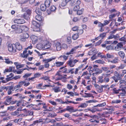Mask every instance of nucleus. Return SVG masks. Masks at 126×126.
<instances>
[{
  "label": "nucleus",
  "instance_id": "nucleus-1",
  "mask_svg": "<svg viewBox=\"0 0 126 126\" xmlns=\"http://www.w3.org/2000/svg\"><path fill=\"white\" fill-rule=\"evenodd\" d=\"M11 28L14 29V32L16 33L19 34L22 32L21 26L17 25H13Z\"/></svg>",
  "mask_w": 126,
  "mask_h": 126
},
{
  "label": "nucleus",
  "instance_id": "nucleus-2",
  "mask_svg": "<svg viewBox=\"0 0 126 126\" xmlns=\"http://www.w3.org/2000/svg\"><path fill=\"white\" fill-rule=\"evenodd\" d=\"M56 59L55 57H53L47 59H43L42 61L44 62V67L46 68H49V64L48 62L55 60Z\"/></svg>",
  "mask_w": 126,
  "mask_h": 126
},
{
  "label": "nucleus",
  "instance_id": "nucleus-3",
  "mask_svg": "<svg viewBox=\"0 0 126 126\" xmlns=\"http://www.w3.org/2000/svg\"><path fill=\"white\" fill-rule=\"evenodd\" d=\"M32 25L34 26V31L36 32H40V25L37 22L33 20L32 22Z\"/></svg>",
  "mask_w": 126,
  "mask_h": 126
},
{
  "label": "nucleus",
  "instance_id": "nucleus-4",
  "mask_svg": "<svg viewBox=\"0 0 126 126\" xmlns=\"http://www.w3.org/2000/svg\"><path fill=\"white\" fill-rule=\"evenodd\" d=\"M32 48V45H30L27 48H25V50L23 51V53L21 54V56L23 58H27L29 56V54H26L27 52V50L29 49H31Z\"/></svg>",
  "mask_w": 126,
  "mask_h": 126
},
{
  "label": "nucleus",
  "instance_id": "nucleus-5",
  "mask_svg": "<svg viewBox=\"0 0 126 126\" xmlns=\"http://www.w3.org/2000/svg\"><path fill=\"white\" fill-rule=\"evenodd\" d=\"M53 48L54 50L57 51H60L61 49V45L60 43L59 42H57L53 45Z\"/></svg>",
  "mask_w": 126,
  "mask_h": 126
},
{
  "label": "nucleus",
  "instance_id": "nucleus-6",
  "mask_svg": "<svg viewBox=\"0 0 126 126\" xmlns=\"http://www.w3.org/2000/svg\"><path fill=\"white\" fill-rule=\"evenodd\" d=\"M15 45L14 44H9L8 46V49L10 52H12L14 53L16 52V50L15 48Z\"/></svg>",
  "mask_w": 126,
  "mask_h": 126
},
{
  "label": "nucleus",
  "instance_id": "nucleus-7",
  "mask_svg": "<svg viewBox=\"0 0 126 126\" xmlns=\"http://www.w3.org/2000/svg\"><path fill=\"white\" fill-rule=\"evenodd\" d=\"M14 74L13 73H11L9 75H7V77H8L6 79V80H2V82L3 83H5L7 82L8 81L12 79L13 77L14 76Z\"/></svg>",
  "mask_w": 126,
  "mask_h": 126
},
{
  "label": "nucleus",
  "instance_id": "nucleus-8",
  "mask_svg": "<svg viewBox=\"0 0 126 126\" xmlns=\"http://www.w3.org/2000/svg\"><path fill=\"white\" fill-rule=\"evenodd\" d=\"M14 22L17 24H23L25 22L24 20L22 18L16 19L14 20Z\"/></svg>",
  "mask_w": 126,
  "mask_h": 126
},
{
  "label": "nucleus",
  "instance_id": "nucleus-9",
  "mask_svg": "<svg viewBox=\"0 0 126 126\" xmlns=\"http://www.w3.org/2000/svg\"><path fill=\"white\" fill-rule=\"evenodd\" d=\"M61 72V71H59L56 74V76L57 80L63 79L64 78L61 75L60 73Z\"/></svg>",
  "mask_w": 126,
  "mask_h": 126
},
{
  "label": "nucleus",
  "instance_id": "nucleus-10",
  "mask_svg": "<svg viewBox=\"0 0 126 126\" xmlns=\"http://www.w3.org/2000/svg\"><path fill=\"white\" fill-rule=\"evenodd\" d=\"M26 79L25 80L19 82L17 85L15 87V88H19L21 87L23 85H24V83L26 82Z\"/></svg>",
  "mask_w": 126,
  "mask_h": 126
},
{
  "label": "nucleus",
  "instance_id": "nucleus-11",
  "mask_svg": "<svg viewBox=\"0 0 126 126\" xmlns=\"http://www.w3.org/2000/svg\"><path fill=\"white\" fill-rule=\"evenodd\" d=\"M123 46V44L122 42L119 43H118L115 48V49L117 51H119L121 49L122 47Z\"/></svg>",
  "mask_w": 126,
  "mask_h": 126
},
{
  "label": "nucleus",
  "instance_id": "nucleus-12",
  "mask_svg": "<svg viewBox=\"0 0 126 126\" xmlns=\"http://www.w3.org/2000/svg\"><path fill=\"white\" fill-rule=\"evenodd\" d=\"M106 86L105 85H101L100 86L98 85L96 86V89L99 92L101 93L103 91V87H105Z\"/></svg>",
  "mask_w": 126,
  "mask_h": 126
},
{
  "label": "nucleus",
  "instance_id": "nucleus-13",
  "mask_svg": "<svg viewBox=\"0 0 126 126\" xmlns=\"http://www.w3.org/2000/svg\"><path fill=\"white\" fill-rule=\"evenodd\" d=\"M120 91L119 92L120 95L121 96H123L125 95L126 92L125 91L124 88L123 87L120 89Z\"/></svg>",
  "mask_w": 126,
  "mask_h": 126
},
{
  "label": "nucleus",
  "instance_id": "nucleus-14",
  "mask_svg": "<svg viewBox=\"0 0 126 126\" xmlns=\"http://www.w3.org/2000/svg\"><path fill=\"white\" fill-rule=\"evenodd\" d=\"M98 66L97 65H94L93 66V69L92 70H90L89 71V72L91 73V72H92L93 71H99L100 70L99 69L97 68L98 67Z\"/></svg>",
  "mask_w": 126,
  "mask_h": 126
},
{
  "label": "nucleus",
  "instance_id": "nucleus-15",
  "mask_svg": "<svg viewBox=\"0 0 126 126\" xmlns=\"http://www.w3.org/2000/svg\"><path fill=\"white\" fill-rule=\"evenodd\" d=\"M15 47L16 48L19 50H21L22 49L21 45L19 43H16L15 44Z\"/></svg>",
  "mask_w": 126,
  "mask_h": 126
},
{
  "label": "nucleus",
  "instance_id": "nucleus-16",
  "mask_svg": "<svg viewBox=\"0 0 126 126\" xmlns=\"http://www.w3.org/2000/svg\"><path fill=\"white\" fill-rule=\"evenodd\" d=\"M31 39L32 43L35 44L37 42L38 38L36 36L33 35L32 36Z\"/></svg>",
  "mask_w": 126,
  "mask_h": 126
},
{
  "label": "nucleus",
  "instance_id": "nucleus-17",
  "mask_svg": "<svg viewBox=\"0 0 126 126\" xmlns=\"http://www.w3.org/2000/svg\"><path fill=\"white\" fill-rule=\"evenodd\" d=\"M64 63L63 62H57L54 63V65L57 67L61 66L63 65Z\"/></svg>",
  "mask_w": 126,
  "mask_h": 126
},
{
  "label": "nucleus",
  "instance_id": "nucleus-18",
  "mask_svg": "<svg viewBox=\"0 0 126 126\" xmlns=\"http://www.w3.org/2000/svg\"><path fill=\"white\" fill-rule=\"evenodd\" d=\"M52 89L54 91L55 93H58L61 91L60 87L58 86H55L52 88Z\"/></svg>",
  "mask_w": 126,
  "mask_h": 126
},
{
  "label": "nucleus",
  "instance_id": "nucleus-19",
  "mask_svg": "<svg viewBox=\"0 0 126 126\" xmlns=\"http://www.w3.org/2000/svg\"><path fill=\"white\" fill-rule=\"evenodd\" d=\"M16 89L15 88V87L14 88L12 86H10L9 87V88L8 89V95H10L12 94V91H14Z\"/></svg>",
  "mask_w": 126,
  "mask_h": 126
},
{
  "label": "nucleus",
  "instance_id": "nucleus-20",
  "mask_svg": "<svg viewBox=\"0 0 126 126\" xmlns=\"http://www.w3.org/2000/svg\"><path fill=\"white\" fill-rule=\"evenodd\" d=\"M66 110H67L70 112H73L76 111H74L73 108L71 106H67L66 108H65Z\"/></svg>",
  "mask_w": 126,
  "mask_h": 126
},
{
  "label": "nucleus",
  "instance_id": "nucleus-21",
  "mask_svg": "<svg viewBox=\"0 0 126 126\" xmlns=\"http://www.w3.org/2000/svg\"><path fill=\"white\" fill-rule=\"evenodd\" d=\"M120 87L126 85V81L124 80H121L119 81Z\"/></svg>",
  "mask_w": 126,
  "mask_h": 126
},
{
  "label": "nucleus",
  "instance_id": "nucleus-22",
  "mask_svg": "<svg viewBox=\"0 0 126 126\" xmlns=\"http://www.w3.org/2000/svg\"><path fill=\"white\" fill-rule=\"evenodd\" d=\"M35 18L37 20L39 21H42L44 20L43 17L41 16L40 15L36 16Z\"/></svg>",
  "mask_w": 126,
  "mask_h": 126
},
{
  "label": "nucleus",
  "instance_id": "nucleus-23",
  "mask_svg": "<svg viewBox=\"0 0 126 126\" xmlns=\"http://www.w3.org/2000/svg\"><path fill=\"white\" fill-rule=\"evenodd\" d=\"M51 44L49 43H48L44 45V50L48 49L51 47Z\"/></svg>",
  "mask_w": 126,
  "mask_h": 126
},
{
  "label": "nucleus",
  "instance_id": "nucleus-24",
  "mask_svg": "<svg viewBox=\"0 0 126 126\" xmlns=\"http://www.w3.org/2000/svg\"><path fill=\"white\" fill-rule=\"evenodd\" d=\"M106 36V33H103L102 34H100L99 36L95 38V40H97L98 39H100V37H101L103 39V38L105 37Z\"/></svg>",
  "mask_w": 126,
  "mask_h": 126
},
{
  "label": "nucleus",
  "instance_id": "nucleus-25",
  "mask_svg": "<svg viewBox=\"0 0 126 126\" xmlns=\"http://www.w3.org/2000/svg\"><path fill=\"white\" fill-rule=\"evenodd\" d=\"M37 48L39 50L43 49L44 50V46L42 44H37L36 46Z\"/></svg>",
  "mask_w": 126,
  "mask_h": 126
},
{
  "label": "nucleus",
  "instance_id": "nucleus-26",
  "mask_svg": "<svg viewBox=\"0 0 126 126\" xmlns=\"http://www.w3.org/2000/svg\"><path fill=\"white\" fill-rule=\"evenodd\" d=\"M73 62L70 59L67 62L68 64L71 67H73L75 65V64H73Z\"/></svg>",
  "mask_w": 126,
  "mask_h": 126
},
{
  "label": "nucleus",
  "instance_id": "nucleus-27",
  "mask_svg": "<svg viewBox=\"0 0 126 126\" xmlns=\"http://www.w3.org/2000/svg\"><path fill=\"white\" fill-rule=\"evenodd\" d=\"M51 3L50 0H46L45 1V4L47 7H49Z\"/></svg>",
  "mask_w": 126,
  "mask_h": 126
},
{
  "label": "nucleus",
  "instance_id": "nucleus-28",
  "mask_svg": "<svg viewBox=\"0 0 126 126\" xmlns=\"http://www.w3.org/2000/svg\"><path fill=\"white\" fill-rule=\"evenodd\" d=\"M47 7L44 4H42L40 6L41 10L43 11H44L46 10Z\"/></svg>",
  "mask_w": 126,
  "mask_h": 126
},
{
  "label": "nucleus",
  "instance_id": "nucleus-29",
  "mask_svg": "<svg viewBox=\"0 0 126 126\" xmlns=\"http://www.w3.org/2000/svg\"><path fill=\"white\" fill-rule=\"evenodd\" d=\"M12 99V97H10L7 98L6 99L5 101L4 102V104L5 105H7L9 104H7V102L8 103L10 102L11 101Z\"/></svg>",
  "mask_w": 126,
  "mask_h": 126
},
{
  "label": "nucleus",
  "instance_id": "nucleus-30",
  "mask_svg": "<svg viewBox=\"0 0 126 126\" xmlns=\"http://www.w3.org/2000/svg\"><path fill=\"white\" fill-rule=\"evenodd\" d=\"M119 55L122 58L124 59L125 57L124 53L122 51H120L118 53Z\"/></svg>",
  "mask_w": 126,
  "mask_h": 126
},
{
  "label": "nucleus",
  "instance_id": "nucleus-31",
  "mask_svg": "<svg viewBox=\"0 0 126 126\" xmlns=\"http://www.w3.org/2000/svg\"><path fill=\"white\" fill-rule=\"evenodd\" d=\"M88 104L87 103H84L80 104V105L79 106L78 108H85L87 106Z\"/></svg>",
  "mask_w": 126,
  "mask_h": 126
},
{
  "label": "nucleus",
  "instance_id": "nucleus-32",
  "mask_svg": "<svg viewBox=\"0 0 126 126\" xmlns=\"http://www.w3.org/2000/svg\"><path fill=\"white\" fill-rule=\"evenodd\" d=\"M125 67H126L125 64H121L119 67H117V70H118L120 69H123Z\"/></svg>",
  "mask_w": 126,
  "mask_h": 126
},
{
  "label": "nucleus",
  "instance_id": "nucleus-33",
  "mask_svg": "<svg viewBox=\"0 0 126 126\" xmlns=\"http://www.w3.org/2000/svg\"><path fill=\"white\" fill-rule=\"evenodd\" d=\"M121 102V100L119 99H116L113 100L112 101L111 103L112 104H118L120 103Z\"/></svg>",
  "mask_w": 126,
  "mask_h": 126
},
{
  "label": "nucleus",
  "instance_id": "nucleus-34",
  "mask_svg": "<svg viewBox=\"0 0 126 126\" xmlns=\"http://www.w3.org/2000/svg\"><path fill=\"white\" fill-rule=\"evenodd\" d=\"M11 114L12 115L14 116H16V115H17L18 116H19L20 112H18V111L16 110L15 111L12 112L11 113Z\"/></svg>",
  "mask_w": 126,
  "mask_h": 126
},
{
  "label": "nucleus",
  "instance_id": "nucleus-35",
  "mask_svg": "<svg viewBox=\"0 0 126 126\" xmlns=\"http://www.w3.org/2000/svg\"><path fill=\"white\" fill-rule=\"evenodd\" d=\"M112 91L114 94H117L119 93V92L120 91V89L117 90L115 88H114L112 89Z\"/></svg>",
  "mask_w": 126,
  "mask_h": 126
},
{
  "label": "nucleus",
  "instance_id": "nucleus-36",
  "mask_svg": "<svg viewBox=\"0 0 126 126\" xmlns=\"http://www.w3.org/2000/svg\"><path fill=\"white\" fill-rule=\"evenodd\" d=\"M22 30V32L23 31L24 32H26L28 31V28L25 26H21Z\"/></svg>",
  "mask_w": 126,
  "mask_h": 126
},
{
  "label": "nucleus",
  "instance_id": "nucleus-37",
  "mask_svg": "<svg viewBox=\"0 0 126 126\" xmlns=\"http://www.w3.org/2000/svg\"><path fill=\"white\" fill-rule=\"evenodd\" d=\"M110 79L111 80L113 79L116 83L117 82L118 80H119L118 79V78L114 76L111 77L110 78Z\"/></svg>",
  "mask_w": 126,
  "mask_h": 126
},
{
  "label": "nucleus",
  "instance_id": "nucleus-38",
  "mask_svg": "<svg viewBox=\"0 0 126 126\" xmlns=\"http://www.w3.org/2000/svg\"><path fill=\"white\" fill-rule=\"evenodd\" d=\"M23 37L25 38H28L29 37L28 32H23Z\"/></svg>",
  "mask_w": 126,
  "mask_h": 126
},
{
  "label": "nucleus",
  "instance_id": "nucleus-39",
  "mask_svg": "<svg viewBox=\"0 0 126 126\" xmlns=\"http://www.w3.org/2000/svg\"><path fill=\"white\" fill-rule=\"evenodd\" d=\"M48 117H54L57 115V114L55 113L52 112V113H48Z\"/></svg>",
  "mask_w": 126,
  "mask_h": 126
},
{
  "label": "nucleus",
  "instance_id": "nucleus-40",
  "mask_svg": "<svg viewBox=\"0 0 126 126\" xmlns=\"http://www.w3.org/2000/svg\"><path fill=\"white\" fill-rule=\"evenodd\" d=\"M84 9L83 8L81 9L80 10H79L77 11V14L78 15H81L83 13Z\"/></svg>",
  "mask_w": 126,
  "mask_h": 126
},
{
  "label": "nucleus",
  "instance_id": "nucleus-41",
  "mask_svg": "<svg viewBox=\"0 0 126 126\" xmlns=\"http://www.w3.org/2000/svg\"><path fill=\"white\" fill-rule=\"evenodd\" d=\"M119 40L120 41H123V44H125V42H126V37H122Z\"/></svg>",
  "mask_w": 126,
  "mask_h": 126
},
{
  "label": "nucleus",
  "instance_id": "nucleus-42",
  "mask_svg": "<svg viewBox=\"0 0 126 126\" xmlns=\"http://www.w3.org/2000/svg\"><path fill=\"white\" fill-rule=\"evenodd\" d=\"M35 12L38 15H40L41 14V10L39 9H36L35 10Z\"/></svg>",
  "mask_w": 126,
  "mask_h": 126
},
{
  "label": "nucleus",
  "instance_id": "nucleus-43",
  "mask_svg": "<svg viewBox=\"0 0 126 126\" xmlns=\"http://www.w3.org/2000/svg\"><path fill=\"white\" fill-rule=\"evenodd\" d=\"M79 37L78 34L76 33L74 34L72 36V38L73 40H76Z\"/></svg>",
  "mask_w": 126,
  "mask_h": 126
},
{
  "label": "nucleus",
  "instance_id": "nucleus-44",
  "mask_svg": "<svg viewBox=\"0 0 126 126\" xmlns=\"http://www.w3.org/2000/svg\"><path fill=\"white\" fill-rule=\"evenodd\" d=\"M4 59L5 60V62L7 64H9L11 63H13L11 61H10L9 60V59L8 58H5Z\"/></svg>",
  "mask_w": 126,
  "mask_h": 126
},
{
  "label": "nucleus",
  "instance_id": "nucleus-45",
  "mask_svg": "<svg viewBox=\"0 0 126 126\" xmlns=\"http://www.w3.org/2000/svg\"><path fill=\"white\" fill-rule=\"evenodd\" d=\"M106 105V103L105 102H104L102 103H100L98 104L97 106H95L94 107H103L105 106Z\"/></svg>",
  "mask_w": 126,
  "mask_h": 126
},
{
  "label": "nucleus",
  "instance_id": "nucleus-46",
  "mask_svg": "<svg viewBox=\"0 0 126 126\" xmlns=\"http://www.w3.org/2000/svg\"><path fill=\"white\" fill-rule=\"evenodd\" d=\"M75 51L74 49L73 48H72L70 51L67 52L66 54L68 55L70 54H73L74 53V52Z\"/></svg>",
  "mask_w": 126,
  "mask_h": 126
},
{
  "label": "nucleus",
  "instance_id": "nucleus-47",
  "mask_svg": "<svg viewBox=\"0 0 126 126\" xmlns=\"http://www.w3.org/2000/svg\"><path fill=\"white\" fill-rule=\"evenodd\" d=\"M50 9L51 11L55 12L56 10V8L55 6L52 5L50 7Z\"/></svg>",
  "mask_w": 126,
  "mask_h": 126
},
{
  "label": "nucleus",
  "instance_id": "nucleus-48",
  "mask_svg": "<svg viewBox=\"0 0 126 126\" xmlns=\"http://www.w3.org/2000/svg\"><path fill=\"white\" fill-rule=\"evenodd\" d=\"M107 58H112L114 57V56L113 54H111L108 53L106 54Z\"/></svg>",
  "mask_w": 126,
  "mask_h": 126
},
{
  "label": "nucleus",
  "instance_id": "nucleus-49",
  "mask_svg": "<svg viewBox=\"0 0 126 126\" xmlns=\"http://www.w3.org/2000/svg\"><path fill=\"white\" fill-rule=\"evenodd\" d=\"M16 109V107L14 106H11L8 107V110H13Z\"/></svg>",
  "mask_w": 126,
  "mask_h": 126
},
{
  "label": "nucleus",
  "instance_id": "nucleus-50",
  "mask_svg": "<svg viewBox=\"0 0 126 126\" xmlns=\"http://www.w3.org/2000/svg\"><path fill=\"white\" fill-rule=\"evenodd\" d=\"M85 95L84 96H83V97H91L92 96V95L91 94L89 93H85Z\"/></svg>",
  "mask_w": 126,
  "mask_h": 126
},
{
  "label": "nucleus",
  "instance_id": "nucleus-51",
  "mask_svg": "<svg viewBox=\"0 0 126 126\" xmlns=\"http://www.w3.org/2000/svg\"><path fill=\"white\" fill-rule=\"evenodd\" d=\"M80 9V7L79 5H76L75 6L74 8V11H77Z\"/></svg>",
  "mask_w": 126,
  "mask_h": 126
},
{
  "label": "nucleus",
  "instance_id": "nucleus-52",
  "mask_svg": "<svg viewBox=\"0 0 126 126\" xmlns=\"http://www.w3.org/2000/svg\"><path fill=\"white\" fill-rule=\"evenodd\" d=\"M115 14H112L110 15L109 18L110 19V20H112L113 18H114L115 17Z\"/></svg>",
  "mask_w": 126,
  "mask_h": 126
},
{
  "label": "nucleus",
  "instance_id": "nucleus-53",
  "mask_svg": "<svg viewBox=\"0 0 126 126\" xmlns=\"http://www.w3.org/2000/svg\"><path fill=\"white\" fill-rule=\"evenodd\" d=\"M29 16V15L26 13H25L23 15L24 18L26 19H28Z\"/></svg>",
  "mask_w": 126,
  "mask_h": 126
},
{
  "label": "nucleus",
  "instance_id": "nucleus-54",
  "mask_svg": "<svg viewBox=\"0 0 126 126\" xmlns=\"http://www.w3.org/2000/svg\"><path fill=\"white\" fill-rule=\"evenodd\" d=\"M119 61V60L117 59H114L112 61H110V62L112 63H118ZM110 61H109L108 62H109Z\"/></svg>",
  "mask_w": 126,
  "mask_h": 126
},
{
  "label": "nucleus",
  "instance_id": "nucleus-55",
  "mask_svg": "<svg viewBox=\"0 0 126 126\" xmlns=\"http://www.w3.org/2000/svg\"><path fill=\"white\" fill-rule=\"evenodd\" d=\"M68 2H66V0L65 1H63L62 2L61 5L62 7H64L66 5L67 3Z\"/></svg>",
  "mask_w": 126,
  "mask_h": 126
},
{
  "label": "nucleus",
  "instance_id": "nucleus-56",
  "mask_svg": "<svg viewBox=\"0 0 126 126\" xmlns=\"http://www.w3.org/2000/svg\"><path fill=\"white\" fill-rule=\"evenodd\" d=\"M41 75V73H36L34 75V78H35L40 77Z\"/></svg>",
  "mask_w": 126,
  "mask_h": 126
},
{
  "label": "nucleus",
  "instance_id": "nucleus-57",
  "mask_svg": "<svg viewBox=\"0 0 126 126\" xmlns=\"http://www.w3.org/2000/svg\"><path fill=\"white\" fill-rule=\"evenodd\" d=\"M64 116L67 118L69 119L70 120L72 119V118L71 117H70V115L68 113H65L64 115Z\"/></svg>",
  "mask_w": 126,
  "mask_h": 126
},
{
  "label": "nucleus",
  "instance_id": "nucleus-58",
  "mask_svg": "<svg viewBox=\"0 0 126 126\" xmlns=\"http://www.w3.org/2000/svg\"><path fill=\"white\" fill-rule=\"evenodd\" d=\"M44 68V67L43 65H40L38 67L39 70L43 71Z\"/></svg>",
  "mask_w": 126,
  "mask_h": 126
},
{
  "label": "nucleus",
  "instance_id": "nucleus-59",
  "mask_svg": "<svg viewBox=\"0 0 126 126\" xmlns=\"http://www.w3.org/2000/svg\"><path fill=\"white\" fill-rule=\"evenodd\" d=\"M89 121L91 122H95V123H98L99 122V121L96 120L94 118L90 120Z\"/></svg>",
  "mask_w": 126,
  "mask_h": 126
},
{
  "label": "nucleus",
  "instance_id": "nucleus-60",
  "mask_svg": "<svg viewBox=\"0 0 126 126\" xmlns=\"http://www.w3.org/2000/svg\"><path fill=\"white\" fill-rule=\"evenodd\" d=\"M23 90V89L22 88L16 89L15 90V93H17L18 92H20Z\"/></svg>",
  "mask_w": 126,
  "mask_h": 126
},
{
  "label": "nucleus",
  "instance_id": "nucleus-61",
  "mask_svg": "<svg viewBox=\"0 0 126 126\" xmlns=\"http://www.w3.org/2000/svg\"><path fill=\"white\" fill-rule=\"evenodd\" d=\"M67 87L68 89L70 90L72 89L73 87L70 84H68L67 85Z\"/></svg>",
  "mask_w": 126,
  "mask_h": 126
},
{
  "label": "nucleus",
  "instance_id": "nucleus-62",
  "mask_svg": "<svg viewBox=\"0 0 126 126\" xmlns=\"http://www.w3.org/2000/svg\"><path fill=\"white\" fill-rule=\"evenodd\" d=\"M110 20H109V21H108L107 20H105L104 21V23L103 24L104 26H105L106 25L108 24H109L110 22Z\"/></svg>",
  "mask_w": 126,
  "mask_h": 126
},
{
  "label": "nucleus",
  "instance_id": "nucleus-63",
  "mask_svg": "<svg viewBox=\"0 0 126 126\" xmlns=\"http://www.w3.org/2000/svg\"><path fill=\"white\" fill-rule=\"evenodd\" d=\"M67 41L69 44L71 43L72 42L71 38L70 37H68L67 38Z\"/></svg>",
  "mask_w": 126,
  "mask_h": 126
},
{
  "label": "nucleus",
  "instance_id": "nucleus-64",
  "mask_svg": "<svg viewBox=\"0 0 126 126\" xmlns=\"http://www.w3.org/2000/svg\"><path fill=\"white\" fill-rule=\"evenodd\" d=\"M26 39L27 38H25L23 36H21V37L20 38V40L22 42H24L26 40Z\"/></svg>",
  "mask_w": 126,
  "mask_h": 126
}]
</instances>
